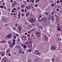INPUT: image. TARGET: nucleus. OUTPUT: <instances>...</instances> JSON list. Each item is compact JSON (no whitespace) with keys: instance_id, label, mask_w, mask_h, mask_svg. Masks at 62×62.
<instances>
[{"instance_id":"1","label":"nucleus","mask_w":62,"mask_h":62,"mask_svg":"<svg viewBox=\"0 0 62 62\" xmlns=\"http://www.w3.org/2000/svg\"><path fill=\"white\" fill-rule=\"evenodd\" d=\"M2 62H8V61L7 58L6 57H4L2 60Z\"/></svg>"},{"instance_id":"2","label":"nucleus","mask_w":62,"mask_h":62,"mask_svg":"<svg viewBox=\"0 0 62 62\" xmlns=\"http://www.w3.org/2000/svg\"><path fill=\"white\" fill-rule=\"evenodd\" d=\"M15 43L14 42H13L12 43V44L11 45H9V46L10 48H12L13 47V46L15 45Z\"/></svg>"},{"instance_id":"3","label":"nucleus","mask_w":62,"mask_h":62,"mask_svg":"<svg viewBox=\"0 0 62 62\" xmlns=\"http://www.w3.org/2000/svg\"><path fill=\"white\" fill-rule=\"evenodd\" d=\"M35 54L37 55H39V56H40L41 55L40 54V53H39V52L37 51H35Z\"/></svg>"},{"instance_id":"4","label":"nucleus","mask_w":62,"mask_h":62,"mask_svg":"<svg viewBox=\"0 0 62 62\" xmlns=\"http://www.w3.org/2000/svg\"><path fill=\"white\" fill-rule=\"evenodd\" d=\"M42 20L43 22H47V19L45 18H42Z\"/></svg>"},{"instance_id":"5","label":"nucleus","mask_w":62,"mask_h":62,"mask_svg":"<svg viewBox=\"0 0 62 62\" xmlns=\"http://www.w3.org/2000/svg\"><path fill=\"white\" fill-rule=\"evenodd\" d=\"M44 39L45 41H47L48 39V38L47 37L46 35L44 36Z\"/></svg>"},{"instance_id":"6","label":"nucleus","mask_w":62,"mask_h":62,"mask_svg":"<svg viewBox=\"0 0 62 62\" xmlns=\"http://www.w3.org/2000/svg\"><path fill=\"white\" fill-rule=\"evenodd\" d=\"M16 4V1H15L13 3L12 5V7L13 8L15 6V5Z\"/></svg>"},{"instance_id":"7","label":"nucleus","mask_w":62,"mask_h":62,"mask_svg":"<svg viewBox=\"0 0 62 62\" xmlns=\"http://www.w3.org/2000/svg\"><path fill=\"white\" fill-rule=\"evenodd\" d=\"M36 34L38 37H39L40 36V33L39 32H37Z\"/></svg>"},{"instance_id":"8","label":"nucleus","mask_w":62,"mask_h":62,"mask_svg":"<svg viewBox=\"0 0 62 62\" xmlns=\"http://www.w3.org/2000/svg\"><path fill=\"white\" fill-rule=\"evenodd\" d=\"M6 37L8 39H11V34H9Z\"/></svg>"},{"instance_id":"9","label":"nucleus","mask_w":62,"mask_h":62,"mask_svg":"<svg viewBox=\"0 0 62 62\" xmlns=\"http://www.w3.org/2000/svg\"><path fill=\"white\" fill-rule=\"evenodd\" d=\"M51 49H52L53 50H55L56 49V48L55 46H52L51 47Z\"/></svg>"},{"instance_id":"10","label":"nucleus","mask_w":62,"mask_h":62,"mask_svg":"<svg viewBox=\"0 0 62 62\" xmlns=\"http://www.w3.org/2000/svg\"><path fill=\"white\" fill-rule=\"evenodd\" d=\"M56 21L57 23V25H59V24H60V23H59V20L58 19H57Z\"/></svg>"},{"instance_id":"11","label":"nucleus","mask_w":62,"mask_h":62,"mask_svg":"<svg viewBox=\"0 0 62 62\" xmlns=\"http://www.w3.org/2000/svg\"><path fill=\"white\" fill-rule=\"evenodd\" d=\"M22 39L24 40H26V37H22Z\"/></svg>"},{"instance_id":"12","label":"nucleus","mask_w":62,"mask_h":62,"mask_svg":"<svg viewBox=\"0 0 62 62\" xmlns=\"http://www.w3.org/2000/svg\"><path fill=\"white\" fill-rule=\"evenodd\" d=\"M29 21L31 22H33L34 21V20L33 18H30L29 19Z\"/></svg>"},{"instance_id":"13","label":"nucleus","mask_w":62,"mask_h":62,"mask_svg":"<svg viewBox=\"0 0 62 62\" xmlns=\"http://www.w3.org/2000/svg\"><path fill=\"white\" fill-rule=\"evenodd\" d=\"M23 50H25V49H26V45H25L24 46H23Z\"/></svg>"},{"instance_id":"14","label":"nucleus","mask_w":62,"mask_h":62,"mask_svg":"<svg viewBox=\"0 0 62 62\" xmlns=\"http://www.w3.org/2000/svg\"><path fill=\"white\" fill-rule=\"evenodd\" d=\"M22 51H23L22 50V49H20L19 50V53L20 54L21 53H22Z\"/></svg>"},{"instance_id":"15","label":"nucleus","mask_w":62,"mask_h":62,"mask_svg":"<svg viewBox=\"0 0 62 62\" xmlns=\"http://www.w3.org/2000/svg\"><path fill=\"white\" fill-rule=\"evenodd\" d=\"M30 1L31 3L32 2V4H33L34 2V0H30Z\"/></svg>"},{"instance_id":"16","label":"nucleus","mask_w":62,"mask_h":62,"mask_svg":"<svg viewBox=\"0 0 62 62\" xmlns=\"http://www.w3.org/2000/svg\"><path fill=\"white\" fill-rule=\"evenodd\" d=\"M27 52H32V50L31 49H29L28 50H27Z\"/></svg>"},{"instance_id":"17","label":"nucleus","mask_w":62,"mask_h":62,"mask_svg":"<svg viewBox=\"0 0 62 62\" xmlns=\"http://www.w3.org/2000/svg\"><path fill=\"white\" fill-rule=\"evenodd\" d=\"M16 48H18V49H20L21 48V47L19 46H16Z\"/></svg>"},{"instance_id":"18","label":"nucleus","mask_w":62,"mask_h":62,"mask_svg":"<svg viewBox=\"0 0 62 62\" xmlns=\"http://www.w3.org/2000/svg\"><path fill=\"white\" fill-rule=\"evenodd\" d=\"M27 46L28 47H31L32 46V45L30 44H29V45H28Z\"/></svg>"},{"instance_id":"19","label":"nucleus","mask_w":62,"mask_h":62,"mask_svg":"<svg viewBox=\"0 0 62 62\" xmlns=\"http://www.w3.org/2000/svg\"><path fill=\"white\" fill-rule=\"evenodd\" d=\"M22 29V27H20L19 28V31L20 32L21 31V29Z\"/></svg>"},{"instance_id":"20","label":"nucleus","mask_w":62,"mask_h":62,"mask_svg":"<svg viewBox=\"0 0 62 62\" xmlns=\"http://www.w3.org/2000/svg\"><path fill=\"white\" fill-rule=\"evenodd\" d=\"M30 8H31V6H29L28 7L27 9L29 10Z\"/></svg>"},{"instance_id":"21","label":"nucleus","mask_w":62,"mask_h":62,"mask_svg":"<svg viewBox=\"0 0 62 62\" xmlns=\"http://www.w3.org/2000/svg\"><path fill=\"white\" fill-rule=\"evenodd\" d=\"M25 6H24V5H21V8H24Z\"/></svg>"},{"instance_id":"22","label":"nucleus","mask_w":62,"mask_h":62,"mask_svg":"<svg viewBox=\"0 0 62 62\" xmlns=\"http://www.w3.org/2000/svg\"><path fill=\"white\" fill-rule=\"evenodd\" d=\"M6 43V41H5L1 42V43Z\"/></svg>"},{"instance_id":"23","label":"nucleus","mask_w":62,"mask_h":62,"mask_svg":"<svg viewBox=\"0 0 62 62\" xmlns=\"http://www.w3.org/2000/svg\"><path fill=\"white\" fill-rule=\"evenodd\" d=\"M1 54H5V52H1Z\"/></svg>"},{"instance_id":"24","label":"nucleus","mask_w":62,"mask_h":62,"mask_svg":"<svg viewBox=\"0 0 62 62\" xmlns=\"http://www.w3.org/2000/svg\"><path fill=\"white\" fill-rule=\"evenodd\" d=\"M39 28L40 29H42V27L41 26H39Z\"/></svg>"},{"instance_id":"25","label":"nucleus","mask_w":62,"mask_h":62,"mask_svg":"<svg viewBox=\"0 0 62 62\" xmlns=\"http://www.w3.org/2000/svg\"><path fill=\"white\" fill-rule=\"evenodd\" d=\"M17 9H18V10H19L20 9V7H18L17 8Z\"/></svg>"},{"instance_id":"26","label":"nucleus","mask_w":62,"mask_h":62,"mask_svg":"<svg viewBox=\"0 0 62 62\" xmlns=\"http://www.w3.org/2000/svg\"><path fill=\"white\" fill-rule=\"evenodd\" d=\"M45 14L46 15H48V12H46L45 13Z\"/></svg>"},{"instance_id":"27","label":"nucleus","mask_w":62,"mask_h":62,"mask_svg":"<svg viewBox=\"0 0 62 62\" xmlns=\"http://www.w3.org/2000/svg\"><path fill=\"white\" fill-rule=\"evenodd\" d=\"M52 18V16H50L49 17H48V18L49 19H51V18Z\"/></svg>"},{"instance_id":"28","label":"nucleus","mask_w":62,"mask_h":62,"mask_svg":"<svg viewBox=\"0 0 62 62\" xmlns=\"http://www.w3.org/2000/svg\"><path fill=\"white\" fill-rule=\"evenodd\" d=\"M35 7L36 8H37V7H38V5L37 4H35Z\"/></svg>"},{"instance_id":"29","label":"nucleus","mask_w":62,"mask_h":62,"mask_svg":"<svg viewBox=\"0 0 62 62\" xmlns=\"http://www.w3.org/2000/svg\"><path fill=\"white\" fill-rule=\"evenodd\" d=\"M26 15L27 16H29V13H27L26 14Z\"/></svg>"},{"instance_id":"30","label":"nucleus","mask_w":62,"mask_h":62,"mask_svg":"<svg viewBox=\"0 0 62 62\" xmlns=\"http://www.w3.org/2000/svg\"><path fill=\"white\" fill-rule=\"evenodd\" d=\"M15 41H16V40L14 39H13V42H15Z\"/></svg>"},{"instance_id":"31","label":"nucleus","mask_w":62,"mask_h":62,"mask_svg":"<svg viewBox=\"0 0 62 62\" xmlns=\"http://www.w3.org/2000/svg\"><path fill=\"white\" fill-rule=\"evenodd\" d=\"M21 15V14L20 13H19V14L18 15V16H19V17H21V16H20Z\"/></svg>"},{"instance_id":"32","label":"nucleus","mask_w":62,"mask_h":62,"mask_svg":"<svg viewBox=\"0 0 62 62\" xmlns=\"http://www.w3.org/2000/svg\"><path fill=\"white\" fill-rule=\"evenodd\" d=\"M57 30H58V31H60V28H57Z\"/></svg>"},{"instance_id":"33","label":"nucleus","mask_w":62,"mask_h":62,"mask_svg":"<svg viewBox=\"0 0 62 62\" xmlns=\"http://www.w3.org/2000/svg\"><path fill=\"white\" fill-rule=\"evenodd\" d=\"M25 52L24 51H22L21 53L22 54H24Z\"/></svg>"},{"instance_id":"34","label":"nucleus","mask_w":62,"mask_h":62,"mask_svg":"<svg viewBox=\"0 0 62 62\" xmlns=\"http://www.w3.org/2000/svg\"><path fill=\"white\" fill-rule=\"evenodd\" d=\"M57 28H61V26H57Z\"/></svg>"},{"instance_id":"35","label":"nucleus","mask_w":62,"mask_h":62,"mask_svg":"<svg viewBox=\"0 0 62 62\" xmlns=\"http://www.w3.org/2000/svg\"><path fill=\"white\" fill-rule=\"evenodd\" d=\"M54 3L52 4L51 5V7H54Z\"/></svg>"},{"instance_id":"36","label":"nucleus","mask_w":62,"mask_h":62,"mask_svg":"<svg viewBox=\"0 0 62 62\" xmlns=\"http://www.w3.org/2000/svg\"><path fill=\"white\" fill-rule=\"evenodd\" d=\"M38 60V59L36 58L35 59V61H37Z\"/></svg>"},{"instance_id":"37","label":"nucleus","mask_w":62,"mask_h":62,"mask_svg":"<svg viewBox=\"0 0 62 62\" xmlns=\"http://www.w3.org/2000/svg\"><path fill=\"white\" fill-rule=\"evenodd\" d=\"M39 1H40V0H37L35 1L36 3H38Z\"/></svg>"},{"instance_id":"38","label":"nucleus","mask_w":62,"mask_h":62,"mask_svg":"<svg viewBox=\"0 0 62 62\" xmlns=\"http://www.w3.org/2000/svg\"><path fill=\"white\" fill-rule=\"evenodd\" d=\"M51 19L53 21V20H54V18L52 17Z\"/></svg>"},{"instance_id":"39","label":"nucleus","mask_w":62,"mask_h":62,"mask_svg":"<svg viewBox=\"0 0 62 62\" xmlns=\"http://www.w3.org/2000/svg\"><path fill=\"white\" fill-rule=\"evenodd\" d=\"M13 38L15 39H16V37L15 36H14Z\"/></svg>"},{"instance_id":"40","label":"nucleus","mask_w":62,"mask_h":62,"mask_svg":"<svg viewBox=\"0 0 62 62\" xmlns=\"http://www.w3.org/2000/svg\"><path fill=\"white\" fill-rule=\"evenodd\" d=\"M1 56H5V54H2Z\"/></svg>"},{"instance_id":"41","label":"nucleus","mask_w":62,"mask_h":62,"mask_svg":"<svg viewBox=\"0 0 62 62\" xmlns=\"http://www.w3.org/2000/svg\"><path fill=\"white\" fill-rule=\"evenodd\" d=\"M25 44H26V45H28V43L27 42H26Z\"/></svg>"},{"instance_id":"42","label":"nucleus","mask_w":62,"mask_h":62,"mask_svg":"<svg viewBox=\"0 0 62 62\" xmlns=\"http://www.w3.org/2000/svg\"><path fill=\"white\" fill-rule=\"evenodd\" d=\"M18 25V24L17 23H16L15 25L16 26H17Z\"/></svg>"},{"instance_id":"43","label":"nucleus","mask_w":62,"mask_h":62,"mask_svg":"<svg viewBox=\"0 0 62 62\" xmlns=\"http://www.w3.org/2000/svg\"><path fill=\"white\" fill-rule=\"evenodd\" d=\"M51 14H52V15H53L54 14V13L53 12H51Z\"/></svg>"},{"instance_id":"44","label":"nucleus","mask_w":62,"mask_h":62,"mask_svg":"<svg viewBox=\"0 0 62 62\" xmlns=\"http://www.w3.org/2000/svg\"><path fill=\"white\" fill-rule=\"evenodd\" d=\"M57 8H60V6H57Z\"/></svg>"},{"instance_id":"45","label":"nucleus","mask_w":62,"mask_h":62,"mask_svg":"<svg viewBox=\"0 0 62 62\" xmlns=\"http://www.w3.org/2000/svg\"><path fill=\"white\" fill-rule=\"evenodd\" d=\"M8 55L9 56H11V54L9 53L8 54Z\"/></svg>"},{"instance_id":"46","label":"nucleus","mask_w":62,"mask_h":62,"mask_svg":"<svg viewBox=\"0 0 62 62\" xmlns=\"http://www.w3.org/2000/svg\"><path fill=\"white\" fill-rule=\"evenodd\" d=\"M9 44H11V43L9 41Z\"/></svg>"},{"instance_id":"47","label":"nucleus","mask_w":62,"mask_h":62,"mask_svg":"<svg viewBox=\"0 0 62 62\" xmlns=\"http://www.w3.org/2000/svg\"><path fill=\"white\" fill-rule=\"evenodd\" d=\"M27 1L28 3L29 2V0H27Z\"/></svg>"},{"instance_id":"48","label":"nucleus","mask_w":62,"mask_h":62,"mask_svg":"<svg viewBox=\"0 0 62 62\" xmlns=\"http://www.w3.org/2000/svg\"><path fill=\"white\" fill-rule=\"evenodd\" d=\"M1 8H4V6H0Z\"/></svg>"},{"instance_id":"49","label":"nucleus","mask_w":62,"mask_h":62,"mask_svg":"<svg viewBox=\"0 0 62 62\" xmlns=\"http://www.w3.org/2000/svg\"><path fill=\"white\" fill-rule=\"evenodd\" d=\"M57 3L58 4V3H59V0H58L57 2Z\"/></svg>"},{"instance_id":"50","label":"nucleus","mask_w":62,"mask_h":62,"mask_svg":"<svg viewBox=\"0 0 62 62\" xmlns=\"http://www.w3.org/2000/svg\"><path fill=\"white\" fill-rule=\"evenodd\" d=\"M39 22H41V20H40V19H39Z\"/></svg>"},{"instance_id":"51","label":"nucleus","mask_w":62,"mask_h":62,"mask_svg":"<svg viewBox=\"0 0 62 62\" xmlns=\"http://www.w3.org/2000/svg\"><path fill=\"white\" fill-rule=\"evenodd\" d=\"M56 11H59V9H57Z\"/></svg>"},{"instance_id":"52","label":"nucleus","mask_w":62,"mask_h":62,"mask_svg":"<svg viewBox=\"0 0 62 62\" xmlns=\"http://www.w3.org/2000/svg\"><path fill=\"white\" fill-rule=\"evenodd\" d=\"M31 60H29V61H28V62H31Z\"/></svg>"},{"instance_id":"53","label":"nucleus","mask_w":62,"mask_h":62,"mask_svg":"<svg viewBox=\"0 0 62 62\" xmlns=\"http://www.w3.org/2000/svg\"><path fill=\"white\" fill-rule=\"evenodd\" d=\"M21 11H22V12H23L24 11V10L22 9V10H21Z\"/></svg>"},{"instance_id":"54","label":"nucleus","mask_w":62,"mask_h":62,"mask_svg":"<svg viewBox=\"0 0 62 62\" xmlns=\"http://www.w3.org/2000/svg\"><path fill=\"white\" fill-rule=\"evenodd\" d=\"M12 12L14 13V12L15 11H14V10H12Z\"/></svg>"},{"instance_id":"55","label":"nucleus","mask_w":62,"mask_h":62,"mask_svg":"<svg viewBox=\"0 0 62 62\" xmlns=\"http://www.w3.org/2000/svg\"><path fill=\"white\" fill-rule=\"evenodd\" d=\"M7 53H8V52H9V51L8 50H7Z\"/></svg>"},{"instance_id":"56","label":"nucleus","mask_w":62,"mask_h":62,"mask_svg":"<svg viewBox=\"0 0 62 62\" xmlns=\"http://www.w3.org/2000/svg\"><path fill=\"white\" fill-rule=\"evenodd\" d=\"M31 25L32 26H34L35 25L34 24H32Z\"/></svg>"},{"instance_id":"57","label":"nucleus","mask_w":62,"mask_h":62,"mask_svg":"<svg viewBox=\"0 0 62 62\" xmlns=\"http://www.w3.org/2000/svg\"><path fill=\"white\" fill-rule=\"evenodd\" d=\"M13 0H11L10 1V2H11V3H12V2H13Z\"/></svg>"},{"instance_id":"58","label":"nucleus","mask_w":62,"mask_h":62,"mask_svg":"<svg viewBox=\"0 0 62 62\" xmlns=\"http://www.w3.org/2000/svg\"><path fill=\"white\" fill-rule=\"evenodd\" d=\"M13 10H17V9H16L15 8H13Z\"/></svg>"},{"instance_id":"59","label":"nucleus","mask_w":62,"mask_h":62,"mask_svg":"<svg viewBox=\"0 0 62 62\" xmlns=\"http://www.w3.org/2000/svg\"><path fill=\"white\" fill-rule=\"evenodd\" d=\"M54 58H53L52 59V61H54Z\"/></svg>"},{"instance_id":"60","label":"nucleus","mask_w":62,"mask_h":62,"mask_svg":"<svg viewBox=\"0 0 62 62\" xmlns=\"http://www.w3.org/2000/svg\"><path fill=\"white\" fill-rule=\"evenodd\" d=\"M16 36H17V37L19 35L18 34H16Z\"/></svg>"},{"instance_id":"61","label":"nucleus","mask_w":62,"mask_h":62,"mask_svg":"<svg viewBox=\"0 0 62 62\" xmlns=\"http://www.w3.org/2000/svg\"><path fill=\"white\" fill-rule=\"evenodd\" d=\"M24 34L25 35H27V33H25Z\"/></svg>"},{"instance_id":"62","label":"nucleus","mask_w":62,"mask_h":62,"mask_svg":"<svg viewBox=\"0 0 62 62\" xmlns=\"http://www.w3.org/2000/svg\"><path fill=\"white\" fill-rule=\"evenodd\" d=\"M21 46H22L23 47V46H24L23 45V44H21Z\"/></svg>"},{"instance_id":"63","label":"nucleus","mask_w":62,"mask_h":62,"mask_svg":"<svg viewBox=\"0 0 62 62\" xmlns=\"http://www.w3.org/2000/svg\"><path fill=\"white\" fill-rule=\"evenodd\" d=\"M25 12H27V11H26V10L25 9Z\"/></svg>"},{"instance_id":"64","label":"nucleus","mask_w":62,"mask_h":62,"mask_svg":"<svg viewBox=\"0 0 62 62\" xmlns=\"http://www.w3.org/2000/svg\"><path fill=\"white\" fill-rule=\"evenodd\" d=\"M16 28H15V27H14V30H16Z\"/></svg>"}]
</instances>
